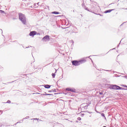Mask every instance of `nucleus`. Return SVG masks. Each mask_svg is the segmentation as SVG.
<instances>
[{"label": "nucleus", "mask_w": 127, "mask_h": 127, "mask_svg": "<svg viewBox=\"0 0 127 127\" xmlns=\"http://www.w3.org/2000/svg\"><path fill=\"white\" fill-rule=\"evenodd\" d=\"M19 18L23 24H26V18L24 14L21 13H19Z\"/></svg>", "instance_id": "1"}, {"label": "nucleus", "mask_w": 127, "mask_h": 127, "mask_svg": "<svg viewBox=\"0 0 127 127\" xmlns=\"http://www.w3.org/2000/svg\"><path fill=\"white\" fill-rule=\"evenodd\" d=\"M86 62V60H82L81 61H73L72 62V65H74V66H79L80 64H82V63H85Z\"/></svg>", "instance_id": "2"}, {"label": "nucleus", "mask_w": 127, "mask_h": 127, "mask_svg": "<svg viewBox=\"0 0 127 127\" xmlns=\"http://www.w3.org/2000/svg\"><path fill=\"white\" fill-rule=\"evenodd\" d=\"M90 105H91V101L88 102V103H83L81 105V107L82 109H86Z\"/></svg>", "instance_id": "3"}, {"label": "nucleus", "mask_w": 127, "mask_h": 127, "mask_svg": "<svg viewBox=\"0 0 127 127\" xmlns=\"http://www.w3.org/2000/svg\"><path fill=\"white\" fill-rule=\"evenodd\" d=\"M50 37L49 35H46L43 38L42 40L46 42V41H49L50 40Z\"/></svg>", "instance_id": "4"}, {"label": "nucleus", "mask_w": 127, "mask_h": 127, "mask_svg": "<svg viewBox=\"0 0 127 127\" xmlns=\"http://www.w3.org/2000/svg\"><path fill=\"white\" fill-rule=\"evenodd\" d=\"M66 91L72 92L73 93L76 92V90L74 88H66Z\"/></svg>", "instance_id": "5"}, {"label": "nucleus", "mask_w": 127, "mask_h": 127, "mask_svg": "<svg viewBox=\"0 0 127 127\" xmlns=\"http://www.w3.org/2000/svg\"><path fill=\"white\" fill-rule=\"evenodd\" d=\"M36 31H32L30 32L29 35L30 36H34V35H36Z\"/></svg>", "instance_id": "6"}, {"label": "nucleus", "mask_w": 127, "mask_h": 127, "mask_svg": "<svg viewBox=\"0 0 127 127\" xmlns=\"http://www.w3.org/2000/svg\"><path fill=\"white\" fill-rule=\"evenodd\" d=\"M116 90H126L125 88H124L123 87H121L118 85H116Z\"/></svg>", "instance_id": "7"}, {"label": "nucleus", "mask_w": 127, "mask_h": 127, "mask_svg": "<svg viewBox=\"0 0 127 127\" xmlns=\"http://www.w3.org/2000/svg\"><path fill=\"white\" fill-rule=\"evenodd\" d=\"M113 10H115V9H113L107 10L105 11V13H108L109 12H111V11H113Z\"/></svg>", "instance_id": "8"}, {"label": "nucleus", "mask_w": 127, "mask_h": 127, "mask_svg": "<svg viewBox=\"0 0 127 127\" xmlns=\"http://www.w3.org/2000/svg\"><path fill=\"white\" fill-rule=\"evenodd\" d=\"M117 85H114L111 86V89H113V90H116Z\"/></svg>", "instance_id": "9"}, {"label": "nucleus", "mask_w": 127, "mask_h": 127, "mask_svg": "<svg viewBox=\"0 0 127 127\" xmlns=\"http://www.w3.org/2000/svg\"><path fill=\"white\" fill-rule=\"evenodd\" d=\"M56 73H57V70H56V71H55V73H53L52 74L53 78H55V76L56 75V74H55Z\"/></svg>", "instance_id": "10"}, {"label": "nucleus", "mask_w": 127, "mask_h": 127, "mask_svg": "<svg viewBox=\"0 0 127 127\" xmlns=\"http://www.w3.org/2000/svg\"><path fill=\"white\" fill-rule=\"evenodd\" d=\"M43 96H52V94H47L46 92H45V94H43Z\"/></svg>", "instance_id": "11"}, {"label": "nucleus", "mask_w": 127, "mask_h": 127, "mask_svg": "<svg viewBox=\"0 0 127 127\" xmlns=\"http://www.w3.org/2000/svg\"><path fill=\"white\" fill-rule=\"evenodd\" d=\"M52 13H53V14H59V12H57V11H54L52 12Z\"/></svg>", "instance_id": "12"}, {"label": "nucleus", "mask_w": 127, "mask_h": 127, "mask_svg": "<svg viewBox=\"0 0 127 127\" xmlns=\"http://www.w3.org/2000/svg\"><path fill=\"white\" fill-rule=\"evenodd\" d=\"M51 86L49 85H45V88H46V89H49V88H50Z\"/></svg>", "instance_id": "13"}, {"label": "nucleus", "mask_w": 127, "mask_h": 127, "mask_svg": "<svg viewBox=\"0 0 127 127\" xmlns=\"http://www.w3.org/2000/svg\"><path fill=\"white\" fill-rule=\"evenodd\" d=\"M84 9H85V10H87V11H90V10L89 9V8H88L86 6H84Z\"/></svg>", "instance_id": "14"}, {"label": "nucleus", "mask_w": 127, "mask_h": 127, "mask_svg": "<svg viewBox=\"0 0 127 127\" xmlns=\"http://www.w3.org/2000/svg\"><path fill=\"white\" fill-rule=\"evenodd\" d=\"M101 116L103 117L106 119V117L105 116V114L104 113L101 114Z\"/></svg>", "instance_id": "15"}, {"label": "nucleus", "mask_w": 127, "mask_h": 127, "mask_svg": "<svg viewBox=\"0 0 127 127\" xmlns=\"http://www.w3.org/2000/svg\"><path fill=\"white\" fill-rule=\"evenodd\" d=\"M81 120H82V119H81V118H80V117H78V118H77V120H78V121H81Z\"/></svg>", "instance_id": "16"}, {"label": "nucleus", "mask_w": 127, "mask_h": 127, "mask_svg": "<svg viewBox=\"0 0 127 127\" xmlns=\"http://www.w3.org/2000/svg\"><path fill=\"white\" fill-rule=\"evenodd\" d=\"M6 103H8V104H10L11 102H10V100H8Z\"/></svg>", "instance_id": "17"}, {"label": "nucleus", "mask_w": 127, "mask_h": 127, "mask_svg": "<svg viewBox=\"0 0 127 127\" xmlns=\"http://www.w3.org/2000/svg\"><path fill=\"white\" fill-rule=\"evenodd\" d=\"M82 6H83V7H84V6H85V4L82 3Z\"/></svg>", "instance_id": "18"}, {"label": "nucleus", "mask_w": 127, "mask_h": 127, "mask_svg": "<svg viewBox=\"0 0 127 127\" xmlns=\"http://www.w3.org/2000/svg\"><path fill=\"white\" fill-rule=\"evenodd\" d=\"M53 92V90H51L49 91V93H50V92Z\"/></svg>", "instance_id": "19"}, {"label": "nucleus", "mask_w": 127, "mask_h": 127, "mask_svg": "<svg viewBox=\"0 0 127 127\" xmlns=\"http://www.w3.org/2000/svg\"><path fill=\"white\" fill-rule=\"evenodd\" d=\"M24 119H29V116H27Z\"/></svg>", "instance_id": "20"}, {"label": "nucleus", "mask_w": 127, "mask_h": 127, "mask_svg": "<svg viewBox=\"0 0 127 127\" xmlns=\"http://www.w3.org/2000/svg\"><path fill=\"white\" fill-rule=\"evenodd\" d=\"M80 115L81 117H84V114H81Z\"/></svg>", "instance_id": "21"}, {"label": "nucleus", "mask_w": 127, "mask_h": 127, "mask_svg": "<svg viewBox=\"0 0 127 127\" xmlns=\"http://www.w3.org/2000/svg\"><path fill=\"white\" fill-rule=\"evenodd\" d=\"M0 31L1 32V33H2V30L0 29Z\"/></svg>", "instance_id": "22"}, {"label": "nucleus", "mask_w": 127, "mask_h": 127, "mask_svg": "<svg viewBox=\"0 0 127 127\" xmlns=\"http://www.w3.org/2000/svg\"><path fill=\"white\" fill-rule=\"evenodd\" d=\"M124 87H125L126 88H127V85H123Z\"/></svg>", "instance_id": "23"}, {"label": "nucleus", "mask_w": 127, "mask_h": 127, "mask_svg": "<svg viewBox=\"0 0 127 127\" xmlns=\"http://www.w3.org/2000/svg\"><path fill=\"white\" fill-rule=\"evenodd\" d=\"M33 120H35V121H36V120H37V118H34V119H33Z\"/></svg>", "instance_id": "24"}, {"label": "nucleus", "mask_w": 127, "mask_h": 127, "mask_svg": "<svg viewBox=\"0 0 127 127\" xmlns=\"http://www.w3.org/2000/svg\"><path fill=\"white\" fill-rule=\"evenodd\" d=\"M53 92H56V91L53 90Z\"/></svg>", "instance_id": "25"}, {"label": "nucleus", "mask_w": 127, "mask_h": 127, "mask_svg": "<svg viewBox=\"0 0 127 127\" xmlns=\"http://www.w3.org/2000/svg\"><path fill=\"white\" fill-rule=\"evenodd\" d=\"M2 12H4V11H2Z\"/></svg>", "instance_id": "26"}, {"label": "nucleus", "mask_w": 127, "mask_h": 127, "mask_svg": "<svg viewBox=\"0 0 127 127\" xmlns=\"http://www.w3.org/2000/svg\"><path fill=\"white\" fill-rule=\"evenodd\" d=\"M39 4V2H38V3H37V4Z\"/></svg>", "instance_id": "27"}, {"label": "nucleus", "mask_w": 127, "mask_h": 127, "mask_svg": "<svg viewBox=\"0 0 127 127\" xmlns=\"http://www.w3.org/2000/svg\"><path fill=\"white\" fill-rule=\"evenodd\" d=\"M100 95H102V93H100Z\"/></svg>", "instance_id": "28"}, {"label": "nucleus", "mask_w": 127, "mask_h": 127, "mask_svg": "<svg viewBox=\"0 0 127 127\" xmlns=\"http://www.w3.org/2000/svg\"><path fill=\"white\" fill-rule=\"evenodd\" d=\"M56 94H57V93H55V95H56Z\"/></svg>", "instance_id": "29"}, {"label": "nucleus", "mask_w": 127, "mask_h": 127, "mask_svg": "<svg viewBox=\"0 0 127 127\" xmlns=\"http://www.w3.org/2000/svg\"><path fill=\"white\" fill-rule=\"evenodd\" d=\"M103 127H106V126H104Z\"/></svg>", "instance_id": "30"}, {"label": "nucleus", "mask_w": 127, "mask_h": 127, "mask_svg": "<svg viewBox=\"0 0 127 127\" xmlns=\"http://www.w3.org/2000/svg\"><path fill=\"white\" fill-rule=\"evenodd\" d=\"M126 9H127V8H126Z\"/></svg>", "instance_id": "31"}]
</instances>
